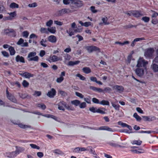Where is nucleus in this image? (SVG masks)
Instances as JSON below:
<instances>
[{
	"instance_id": "cd10ccee",
	"label": "nucleus",
	"mask_w": 158,
	"mask_h": 158,
	"mask_svg": "<svg viewBox=\"0 0 158 158\" xmlns=\"http://www.w3.org/2000/svg\"><path fill=\"white\" fill-rule=\"evenodd\" d=\"M82 70L84 73L86 74L89 73L91 72V70L90 68L88 67L83 68L82 69Z\"/></svg>"
},
{
	"instance_id": "0e129e2a",
	"label": "nucleus",
	"mask_w": 158,
	"mask_h": 158,
	"mask_svg": "<svg viewBox=\"0 0 158 158\" xmlns=\"http://www.w3.org/2000/svg\"><path fill=\"white\" fill-rule=\"evenodd\" d=\"M45 54V52L44 50H42L40 51V56L41 57H43Z\"/></svg>"
},
{
	"instance_id": "13d9d810",
	"label": "nucleus",
	"mask_w": 158,
	"mask_h": 158,
	"mask_svg": "<svg viewBox=\"0 0 158 158\" xmlns=\"http://www.w3.org/2000/svg\"><path fill=\"white\" fill-rule=\"evenodd\" d=\"M23 36L27 38L29 35V33L27 31H24L23 32Z\"/></svg>"
},
{
	"instance_id": "4be33fe9",
	"label": "nucleus",
	"mask_w": 158,
	"mask_h": 158,
	"mask_svg": "<svg viewBox=\"0 0 158 158\" xmlns=\"http://www.w3.org/2000/svg\"><path fill=\"white\" fill-rule=\"evenodd\" d=\"M6 155L7 157L9 158L14 157L17 155L15 151L6 152Z\"/></svg>"
},
{
	"instance_id": "0eeeda50",
	"label": "nucleus",
	"mask_w": 158,
	"mask_h": 158,
	"mask_svg": "<svg viewBox=\"0 0 158 158\" xmlns=\"http://www.w3.org/2000/svg\"><path fill=\"white\" fill-rule=\"evenodd\" d=\"M147 70V68L142 67H137L135 70V72L137 76L142 77L144 75V71H146Z\"/></svg>"
},
{
	"instance_id": "aec40b11",
	"label": "nucleus",
	"mask_w": 158,
	"mask_h": 158,
	"mask_svg": "<svg viewBox=\"0 0 158 158\" xmlns=\"http://www.w3.org/2000/svg\"><path fill=\"white\" fill-rule=\"evenodd\" d=\"M145 39L143 37L138 38L135 39L132 42L131 44V46L133 47L135 46L136 44V42L140 41V40H144Z\"/></svg>"
},
{
	"instance_id": "4d7b16f0",
	"label": "nucleus",
	"mask_w": 158,
	"mask_h": 158,
	"mask_svg": "<svg viewBox=\"0 0 158 158\" xmlns=\"http://www.w3.org/2000/svg\"><path fill=\"white\" fill-rule=\"evenodd\" d=\"M152 23L153 24H156L158 23V20L156 18L152 19Z\"/></svg>"
},
{
	"instance_id": "4468645a",
	"label": "nucleus",
	"mask_w": 158,
	"mask_h": 158,
	"mask_svg": "<svg viewBox=\"0 0 158 158\" xmlns=\"http://www.w3.org/2000/svg\"><path fill=\"white\" fill-rule=\"evenodd\" d=\"M133 148L131 150V151L134 153L136 154H141L143 153L145 151L144 150L140 148L138 149H135V148H138V147H133Z\"/></svg>"
},
{
	"instance_id": "a878e982",
	"label": "nucleus",
	"mask_w": 158,
	"mask_h": 158,
	"mask_svg": "<svg viewBox=\"0 0 158 158\" xmlns=\"http://www.w3.org/2000/svg\"><path fill=\"white\" fill-rule=\"evenodd\" d=\"M49 59L53 62L57 61L60 60V58L57 56L55 55L51 56L49 57Z\"/></svg>"
},
{
	"instance_id": "5fc2aeb1",
	"label": "nucleus",
	"mask_w": 158,
	"mask_h": 158,
	"mask_svg": "<svg viewBox=\"0 0 158 158\" xmlns=\"http://www.w3.org/2000/svg\"><path fill=\"white\" fill-rule=\"evenodd\" d=\"M24 42V40L21 38L19 39V41L17 42V44L18 45H20L23 44Z\"/></svg>"
},
{
	"instance_id": "f03ea898",
	"label": "nucleus",
	"mask_w": 158,
	"mask_h": 158,
	"mask_svg": "<svg viewBox=\"0 0 158 158\" xmlns=\"http://www.w3.org/2000/svg\"><path fill=\"white\" fill-rule=\"evenodd\" d=\"M148 64V61L145 60L142 57H139L137 61L136 67L147 68V65Z\"/></svg>"
},
{
	"instance_id": "5701e85b",
	"label": "nucleus",
	"mask_w": 158,
	"mask_h": 158,
	"mask_svg": "<svg viewBox=\"0 0 158 158\" xmlns=\"http://www.w3.org/2000/svg\"><path fill=\"white\" fill-rule=\"evenodd\" d=\"M22 76H23L26 78H30V77H33L34 76V74H31L27 72H25L23 74L21 75Z\"/></svg>"
},
{
	"instance_id": "e433bc0d",
	"label": "nucleus",
	"mask_w": 158,
	"mask_h": 158,
	"mask_svg": "<svg viewBox=\"0 0 158 158\" xmlns=\"http://www.w3.org/2000/svg\"><path fill=\"white\" fill-rule=\"evenodd\" d=\"M19 5L15 2H12L11 3L10 5V8H18L19 7Z\"/></svg>"
},
{
	"instance_id": "7ed1b4c3",
	"label": "nucleus",
	"mask_w": 158,
	"mask_h": 158,
	"mask_svg": "<svg viewBox=\"0 0 158 158\" xmlns=\"http://www.w3.org/2000/svg\"><path fill=\"white\" fill-rule=\"evenodd\" d=\"M125 14L129 16L132 15L136 18H138L143 15L140 10H129L125 12Z\"/></svg>"
},
{
	"instance_id": "a18cd8bd",
	"label": "nucleus",
	"mask_w": 158,
	"mask_h": 158,
	"mask_svg": "<svg viewBox=\"0 0 158 158\" xmlns=\"http://www.w3.org/2000/svg\"><path fill=\"white\" fill-rule=\"evenodd\" d=\"M97 108L93 107H90L89 108V110L92 112L95 113L97 112Z\"/></svg>"
},
{
	"instance_id": "2f4dec72",
	"label": "nucleus",
	"mask_w": 158,
	"mask_h": 158,
	"mask_svg": "<svg viewBox=\"0 0 158 158\" xmlns=\"http://www.w3.org/2000/svg\"><path fill=\"white\" fill-rule=\"evenodd\" d=\"M100 104L102 105H108L109 106L110 105L109 102L107 100H103L101 102H100Z\"/></svg>"
},
{
	"instance_id": "72a5a7b5",
	"label": "nucleus",
	"mask_w": 158,
	"mask_h": 158,
	"mask_svg": "<svg viewBox=\"0 0 158 158\" xmlns=\"http://www.w3.org/2000/svg\"><path fill=\"white\" fill-rule=\"evenodd\" d=\"M133 116L136 119V120L138 121H139L141 119V117L138 115L137 113H134L133 115Z\"/></svg>"
},
{
	"instance_id": "1a4fd4ad",
	"label": "nucleus",
	"mask_w": 158,
	"mask_h": 158,
	"mask_svg": "<svg viewBox=\"0 0 158 158\" xmlns=\"http://www.w3.org/2000/svg\"><path fill=\"white\" fill-rule=\"evenodd\" d=\"M6 96L7 98L14 103H16L17 100L13 95L10 93L8 90V87H7L6 90Z\"/></svg>"
},
{
	"instance_id": "6e6552de",
	"label": "nucleus",
	"mask_w": 158,
	"mask_h": 158,
	"mask_svg": "<svg viewBox=\"0 0 158 158\" xmlns=\"http://www.w3.org/2000/svg\"><path fill=\"white\" fill-rule=\"evenodd\" d=\"M154 52V50L152 48H148L144 52V56L146 57L152 58Z\"/></svg>"
},
{
	"instance_id": "c9c22d12",
	"label": "nucleus",
	"mask_w": 158,
	"mask_h": 158,
	"mask_svg": "<svg viewBox=\"0 0 158 158\" xmlns=\"http://www.w3.org/2000/svg\"><path fill=\"white\" fill-rule=\"evenodd\" d=\"M37 106L39 108H41V109L44 110L46 108V106L43 103H39L37 105Z\"/></svg>"
},
{
	"instance_id": "864d4df0",
	"label": "nucleus",
	"mask_w": 158,
	"mask_h": 158,
	"mask_svg": "<svg viewBox=\"0 0 158 158\" xmlns=\"http://www.w3.org/2000/svg\"><path fill=\"white\" fill-rule=\"evenodd\" d=\"M79 107L81 108H84L86 106V105L85 102H82L81 104L80 103Z\"/></svg>"
},
{
	"instance_id": "423d86ee",
	"label": "nucleus",
	"mask_w": 158,
	"mask_h": 158,
	"mask_svg": "<svg viewBox=\"0 0 158 158\" xmlns=\"http://www.w3.org/2000/svg\"><path fill=\"white\" fill-rule=\"evenodd\" d=\"M85 49L89 53H91L93 51L97 52L98 53L101 52L100 48L95 46H86Z\"/></svg>"
},
{
	"instance_id": "c756f323",
	"label": "nucleus",
	"mask_w": 158,
	"mask_h": 158,
	"mask_svg": "<svg viewBox=\"0 0 158 158\" xmlns=\"http://www.w3.org/2000/svg\"><path fill=\"white\" fill-rule=\"evenodd\" d=\"M48 32H50L51 33L54 34L56 32V28L55 27H52L51 28H48Z\"/></svg>"
},
{
	"instance_id": "6e6d98bb",
	"label": "nucleus",
	"mask_w": 158,
	"mask_h": 158,
	"mask_svg": "<svg viewBox=\"0 0 158 158\" xmlns=\"http://www.w3.org/2000/svg\"><path fill=\"white\" fill-rule=\"evenodd\" d=\"M75 94L77 96L79 97L80 98H82L84 97L83 95L82 94L79 92H76Z\"/></svg>"
},
{
	"instance_id": "c85d7f7f",
	"label": "nucleus",
	"mask_w": 158,
	"mask_h": 158,
	"mask_svg": "<svg viewBox=\"0 0 158 158\" xmlns=\"http://www.w3.org/2000/svg\"><path fill=\"white\" fill-rule=\"evenodd\" d=\"M152 68L153 70L155 72H158V65L154 64L152 66Z\"/></svg>"
},
{
	"instance_id": "b1692460",
	"label": "nucleus",
	"mask_w": 158,
	"mask_h": 158,
	"mask_svg": "<svg viewBox=\"0 0 158 158\" xmlns=\"http://www.w3.org/2000/svg\"><path fill=\"white\" fill-rule=\"evenodd\" d=\"M8 50L10 55L13 56L15 54L16 52L14 47L11 46H10V47L9 48Z\"/></svg>"
},
{
	"instance_id": "bf43d9fd",
	"label": "nucleus",
	"mask_w": 158,
	"mask_h": 158,
	"mask_svg": "<svg viewBox=\"0 0 158 158\" xmlns=\"http://www.w3.org/2000/svg\"><path fill=\"white\" fill-rule=\"evenodd\" d=\"M44 39H42L41 40L40 42V44L41 45H42V46L44 47H46L47 46V45L46 43H44Z\"/></svg>"
},
{
	"instance_id": "de8ad7c7",
	"label": "nucleus",
	"mask_w": 158,
	"mask_h": 158,
	"mask_svg": "<svg viewBox=\"0 0 158 158\" xmlns=\"http://www.w3.org/2000/svg\"><path fill=\"white\" fill-rule=\"evenodd\" d=\"M142 141L139 140H134L133 141V144H135L137 145H140L141 144Z\"/></svg>"
},
{
	"instance_id": "bb28decb",
	"label": "nucleus",
	"mask_w": 158,
	"mask_h": 158,
	"mask_svg": "<svg viewBox=\"0 0 158 158\" xmlns=\"http://www.w3.org/2000/svg\"><path fill=\"white\" fill-rule=\"evenodd\" d=\"M71 103L72 105H73L76 106H77L80 104V101L78 100H74L71 101Z\"/></svg>"
},
{
	"instance_id": "58836bf2",
	"label": "nucleus",
	"mask_w": 158,
	"mask_h": 158,
	"mask_svg": "<svg viewBox=\"0 0 158 158\" xmlns=\"http://www.w3.org/2000/svg\"><path fill=\"white\" fill-rule=\"evenodd\" d=\"M108 19L107 17H106L104 18H103L102 19V20L103 21V23L105 25H108L109 24V23L107 22Z\"/></svg>"
},
{
	"instance_id": "052dcab7",
	"label": "nucleus",
	"mask_w": 158,
	"mask_h": 158,
	"mask_svg": "<svg viewBox=\"0 0 158 158\" xmlns=\"http://www.w3.org/2000/svg\"><path fill=\"white\" fill-rule=\"evenodd\" d=\"M54 23L55 24H56V25L59 26H61L63 24V23L62 22L59 21L57 20H55L54 21Z\"/></svg>"
},
{
	"instance_id": "ea45409f",
	"label": "nucleus",
	"mask_w": 158,
	"mask_h": 158,
	"mask_svg": "<svg viewBox=\"0 0 158 158\" xmlns=\"http://www.w3.org/2000/svg\"><path fill=\"white\" fill-rule=\"evenodd\" d=\"M112 106L116 110H119L120 106L118 104L112 103Z\"/></svg>"
},
{
	"instance_id": "338daca9",
	"label": "nucleus",
	"mask_w": 158,
	"mask_h": 158,
	"mask_svg": "<svg viewBox=\"0 0 158 158\" xmlns=\"http://www.w3.org/2000/svg\"><path fill=\"white\" fill-rule=\"evenodd\" d=\"M65 14L64 12V9H62L60 10H59L58 12V15H61L64 14Z\"/></svg>"
},
{
	"instance_id": "f257e3e1",
	"label": "nucleus",
	"mask_w": 158,
	"mask_h": 158,
	"mask_svg": "<svg viewBox=\"0 0 158 158\" xmlns=\"http://www.w3.org/2000/svg\"><path fill=\"white\" fill-rule=\"evenodd\" d=\"M63 106H64L68 110L74 111L75 110L74 108L72 106L67 104V103L63 101H60L58 104V109L59 110L64 111L65 110V109Z\"/></svg>"
},
{
	"instance_id": "473e14b6",
	"label": "nucleus",
	"mask_w": 158,
	"mask_h": 158,
	"mask_svg": "<svg viewBox=\"0 0 158 158\" xmlns=\"http://www.w3.org/2000/svg\"><path fill=\"white\" fill-rule=\"evenodd\" d=\"M80 62L79 60H77L75 61H70L69 62V65L73 66L78 64Z\"/></svg>"
},
{
	"instance_id": "f3484780",
	"label": "nucleus",
	"mask_w": 158,
	"mask_h": 158,
	"mask_svg": "<svg viewBox=\"0 0 158 158\" xmlns=\"http://www.w3.org/2000/svg\"><path fill=\"white\" fill-rule=\"evenodd\" d=\"M15 148H16V149L15 152L16 155H18L21 152H23L25 150L24 148L23 147H18L16 146H15Z\"/></svg>"
},
{
	"instance_id": "ddd939ff",
	"label": "nucleus",
	"mask_w": 158,
	"mask_h": 158,
	"mask_svg": "<svg viewBox=\"0 0 158 158\" xmlns=\"http://www.w3.org/2000/svg\"><path fill=\"white\" fill-rule=\"evenodd\" d=\"M71 1V3L73 4L74 3L77 7H81L83 6V2L79 0H70Z\"/></svg>"
},
{
	"instance_id": "603ef678",
	"label": "nucleus",
	"mask_w": 158,
	"mask_h": 158,
	"mask_svg": "<svg viewBox=\"0 0 158 158\" xmlns=\"http://www.w3.org/2000/svg\"><path fill=\"white\" fill-rule=\"evenodd\" d=\"M76 76L79 77L81 80H84L85 79V77L79 73L77 74Z\"/></svg>"
},
{
	"instance_id": "680f3d73",
	"label": "nucleus",
	"mask_w": 158,
	"mask_h": 158,
	"mask_svg": "<svg viewBox=\"0 0 158 158\" xmlns=\"http://www.w3.org/2000/svg\"><path fill=\"white\" fill-rule=\"evenodd\" d=\"M97 113H100L102 114H106V112L105 111H103L100 109H97Z\"/></svg>"
},
{
	"instance_id": "e2e57ef3",
	"label": "nucleus",
	"mask_w": 158,
	"mask_h": 158,
	"mask_svg": "<svg viewBox=\"0 0 158 158\" xmlns=\"http://www.w3.org/2000/svg\"><path fill=\"white\" fill-rule=\"evenodd\" d=\"M95 7L93 6L90 7V10L93 13H95L97 12V10L95 9Z\"/></svg>"
},
{
	"instance_id": "a211bd4d",
	"label": "nucleus",
	"mask_w": 158,
	"mask_h": 158,
	"mask_svg": "<svg viewBox=\"0 0 158 158\" xmlns=\"http://www.w3.org/2000/svg\"><path fill=\"white\" fill-rule=\"evenodd\" d=\"M15 60L17 62H20L22 63H25V60L24 58L22 56H20L19 55H17L15 57Z\"/></svg>"
},
{
	"instance_id": "69168bd1",
	"label": "nucleus",
	"mask_w": 158,
	"mask_h": 158,
	"mask_svg": "<svg viewBox=\"0 0 158 158\" xmlns=\"http://www.w3.org/2000/svg\"><path fill=\"white\" fill-rule=\"evenodd\" d=\"M37 155L38 157L41 158L44 156V154L42 152H38L37 153Z\"/></svg>"
},
{
	"instance_id": "4c0bfd02",
	"label": "nucleus",
	"mask_w": 158,
	"mask_h": 158,
	"mask_svg": "<svg viewBox=\"0 0 158 158\" xmlns=\"http://www.w3.org/2000/svg\"><path fill=\"white\" fill-rule=\"evenodd\" d=\"M22 84L24 87L26 88L28 87L29 83L27 81L24 80L22 83Z\"/></svg>"
},
{
	"instance_id": "9d476101",
	"label": "nucleus",
	"mask_w": 158,
	"mask_h": 158,
	"mask_svg": "<svg viewBox=\"0 0 158 158\" xmlns=\"http://www.w3.org/2000/svg\"><path fill=\"white\" fill-rule=\"evenodd\" d=\"M90 129L95 130H106L109 131H112V129L108 126H102L98 128L96 127H90Z\"/></svg>"
},
{
	"instance_id": "39448f33",
	"label": "nucleus",
	"mask_w": 158,
	"mask_h": 158,
	"mask_svg": "<svg viewBox=\"0 0 158 158\" xmlns=\"http://www.w3.org/2000/svg\"><path fill=\"white\" fill-rule=\"evenodd\" d=\"M36 53L35 52H30L27 56V57L29 58V60L30 61H38L39 58L38 56H36Z\"/></svg>"
},
{
	"instance_id": "6ab92c4d",
	"label": "nucleus",
	"mask_w": 158,
	"mask_h": 158,
	"mask_svg": "<svg viewBox=\"0 0 158 158\" xmlns=\"http://www.w3.org/2000/svg\"><path fill=\"white\" fill-rule=\"evenodd\" d=\"M118 124L119 125H121L123 127H127L130 130H132V127L131 126L129 125L126 123H123L120 121L118 122Z\"/></svg>"
},
{
	"instance_id": "f8f14e48",
	"label": "nucleus",
	"mask_w": 158,
	"mask_h": 158,
	"mask_svg": "<svg viewBox=\"0 0 158 158\" xmlns=\"http://www.w3.org/2000/svg\"><path fill=\"white\" fill-rule=\"evenodd\" d=\"M113 89L119 93H122L123 91L124 87L122 86L116 85L113 87Z\"/></svg>"
},
{
	"instance_id": "f704fd0d",
	"label": "nucleus",
	"mask_w": 158,
	"mask_h": 158,
	"mask_svg": "<svg viewBox=\"0 0 158 158\" xmlns=\"http://www.w3.org/2000/svg\"><path fill=\"white\" fill-rule=\"evenodd\" d=\"M86 149H88V150H86V151H88L91 154H92L95 151L94 150L91 146H89L86 148Z\"/></svg>"
},
{
	"instance_id": "393cba45",
	"label": "nucleus",
	"mask_w": 158,
	"mask_h": 158,
	"mask_svg": "<svg viewBox=\"0 0 158 158\" xmlns=\"http://www.w3.org/2000/svg\"><path fill=\"white\" fill-rule=\"evenodd\" d=\"M79 23L82 26H84L85 27H87L91 25V23L89 22H86L84 23L82 22L81 21L79 22Z\"/></svg>"
},
{
	"instance_id": "2eb2a0df",
	"label": "nucleus",
	"mask_w": 158,
	"mask_h": 158,
	"mask_svg": "<svg viewBox=\"0 0 158 158\" xmlns=\"http://www.w3.org/2000/svg\"><path fill=\"white\" fill-rule=\"evenodd\" d=\"M56 91L55 89L52 88L51 89L50 91H49L47 94V95L50 98H53L56 95Z\"/></svg>"
},
{
	"instance_id": "79ce46f5",
	"label": "nucleus",
	"mask_w": 158,
	"mask_h": 158,
	"mask_svg": "<svg viewBox=\"0 0 158 158\" xmlns=\"http://www.w3.org/2000/svg\"><path fill=\"white\" fill-rule=\"evenodd\" d=\"M8 14H9L10 15V16L9 17H11V18H14L16 16V15H17L15 11L12 12H10V13H8Z\"/></svg>"
},
{
	"instance_id": "3c124183",
	"label": "nucleus",
	"mask_w": 158,
	"mask_h": 158,
	"mask_svg": "<svg viewBox=\"0 0 158 158\" xmlns=\"http://www.w3.org/2000/svg\"><path fill=\"white\" fill-rule=\"evenodd\" d=\"M64 79V78L63 77H61L60 76L59 77H58L57 78L56 81L58 83H61L62 81Z\"/></svg>"
},
{
	"instance_id": "412c9836",
	"label": "nucleus",
	"mask_w": 158,
	"mask_h": 158,
	"mask_svg": "<svg viewBox=\"0 0 158 158\" xmlns=\"http://www.w3.org/2000/svg\"><path fill=\"white\" fill-rule=\"evenodd\" d=\"M48 41L52 43H55L57 41L56 37L53 35H51L48 37Z\"/></svg>"
},
{
	"instance_id": "dca6fc26",
	"label": "nucleus",
	"mask_w": 158,
	"mask_h": 158,
	"mask_svg": "<svg viewBox=\"0 0 158 158\" xmlns=\"http://www.w3.org/2000/svg\"><path fill=\"white\" fill-rule=\"evenodd\" d=\"M142 117L144 121H151L156 120V117L154 116H152L150 117V116H143Z\"/></svg>"
},
{
	"instance_id": "a19ab883",
	"label": "nucleus",
	"mask_w": 158,
	"mask_h": 158,
	"mask_svg": "<svg viewBox=\"0 0 158 158\" xmlns=\"http://www.w3.org/2000/svg\"><path fill=\"white\" fill-rule=\"evenodd\" d=\"M142 20L145 23H148L150 20V18L148 17L144 16L142 18Z\"/></svg>"
},
{
	"instance_id": "20e7f679",
	"label": "nucleus",
	"mask_w": 158,
	"mask_h": 158,
	"mask_svg": "<svg viewBox=\"0 0 158 158\" xmlns=\"http://www.w3.org/2000/svg\"><path fill=\"white\" fill-rule=\"evenodd\" d=\"M89 88L90 89L98 93H102L105 91L106 93H110L112 90L109 87H106L104 89L100 88H97L93 86H90Z\"/></svg>"
},
{
	"instance_id": "7c9ffc66",
	"label": "nucleus",
	"mask_w": 158,
	"mask_h": 158,
	"mask_svg": "<svg viewBox=\"0 0 158 158\" xmlns=\"http://www.w3.org/2000/svg\"><path fill=\"white\" fill-rule=\"evenodd\" d=\"M40 31L42 33H45L47 34H49V32L48 31V29L46 28L41 27L40 29Z\"/></svg>"
},
{
	"instance_id": "774afa93",
	"label": "nucleus",
	"mask_w": 158,
	"mask_h": 158,
	"mask_svg": "<svg viewBox=\"0 0 158 158\" xmlns=\"http://www.w3.org/2000/svg\"><path fill=\"white\" fill-rule=\"evenodd\" d=\"M41 93L40 91H35L34 92V95H36L37 96H39L41 95Z\"/></svg>"
},
{
	"instance_id": "c03bdc74",
	"label": "nucleus",
	"mask_w": 158,
	"mask_h": 158,
	"mask_svg": "<svg viewBox=\"0 0 158 158\" xmlns=\"http://www.w3.org/2000/svg\"><path fill=\"white\" fill-rule=\"evenodd\" d=\"M52 24L53 21L52 20H50L46 23V25L48 27H50Z\"/></svg>"
},
{
	"instance_id": "37998d69",
	"label": "nucleus",
	"mask_w": 158,
	"mask_h": 158,
	"mask_svg": "<svg viewBox=\"0 0 158 158\" xmlns=\"http://www.w3.org/2000/svg\"><path fill=\"white\" fill-rule=\"evenodd\" d=\"M30 145L31 147V148L34 149H39L40 148L39 146H37L36 145L34 144H30Z\"/></svg>"
},
{
	"instance_id": "49530a36",
	"label": "nucleus",
	"mask_w": 158,
	"mask_h": 158,
	"mask_svg": "<svg viewBox=\"0 0 158 158\" xmlns=\"http://www.w3.org/2000/svg\"><path fill=\"white\" fill-rule=\"evenodd\" d=\"M92 101L94 103L99 104L100 103V102L99 101V100L95 98H93Z\"/></svg>"
},
{
	"instance_id": "9b49d317",
	"label": "nucleus",
	"mask_w": 158,
	"mask_h": 158,
	"mask_svg": "<svg viewBox=\"0 0 158 158\" xmlns=\"http://www.w3.org/2000/svg\"><path fill=\"white\" fill-rule=\"evenodd\" d=\"M4 32L5 34L10 35L9 34L12 33L11 35L13 37L16 36V32L12 29H6L4 30Z\"/></svg>"
},
{
	"instance_id": "8fccbe9b",
	"label": "nucleus",
	"mask_w": 158,
	"mask_h": 158,
	"mask_svg": "<svg viewBox=\"0 0 158 158\" xmlns=\"http://www.w3.org/2000/svg\"><path fill=\"white\" fill-rule=\"evenodd\" d=\"M2 54L5 57H8L9 56L8 53L5 51H2L1 52Z\"/></svg>"
},
{
	"instance_id": "09e8293b",
	"label": "nucleus",
	"mask_w": 158,
	"mask_h": 158,
	"mask_svg": "<svg viewBox=\"0 0 158 158\" xmlns=\"http://www.w3.org/2000/svg\"><path fill=\"white\" fill-rule=\"evenodd\" d=\"M151 11L153 13L152 15V18H156L157 16H158V13L153 10H151Z\"/></svg>"
}]
</instances>
